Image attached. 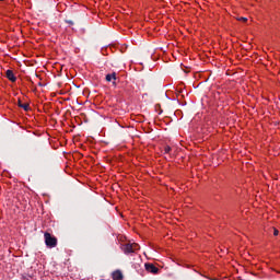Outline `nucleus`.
<instances>
[{
    "label": "nucleus",
    "instance_id": "1",
    "mask_svg": "<svg viewBox=\"0 0 280 280\" xmlns=\"http://www.w3.org/2000/svg\"><path fill=\"white\" fill-rule=\"evenodd\" d=\"M44 240L47 248H56V246H58V238L49 232L44 233Z\"/></svg>",
    "mask_w": 280,
    "mask_h": 280
},
{
    "label": "nucleus",
    "instance_id": "2",
    "mask_svg": "<svg viewBox=\"0 0 280 280\" xmlns=\"http://www.w3.org/2000/svg\"><path fill=\"white\" fill-rule=\"evenodd\" d=\"M122 253H125V255H130V253H135L136 250H139V244L137 243H128L122 245Z\"/></svg>",
    "mask_w": 280,
    "mask_h": 280
},
{
    "label": "nucleus",
    "instance_id": "3",
    "mask_svg": "<svg viewBox=\"0 0 280 280\" xmlns=\"http://www.w3.org/2000/svg\"><path fill=\"white\" fill-rule=\"evenodd\" d=\"M144 268L147 272H150L151 275H159V267H155L154 264L147 262L144 264Z\"/></svg>",
    "mask_w": 280,
    "mask_h": 280
},
{
    "label": "nucleus",
    "instance_id": "4",
    "mask_svg": "<svg viewBox=\"0 0 280 280\" xmlns=\"http://www.w3.org/2000/svg\"><path fill=\"white\" fill-rule=\"evenodd\" d=\"M105 80H106V82H113V85L117 86V82H116V80H117V72H113V73L106 74Z\"/></svg>",
    "mask_w": 280,
    "mask_h": 280
},
{
    "label": "nucleus",
    "instance_id": "5",
    "mask_svg": "<svg viewBox=\"0 0 280 280\" xmlns=\"http://www.w3.org/2000/svg\"><path fill=\"white\" fill-rule=\"evenodd\" d=\"M114 280H124V273L120 270H116L112 273Z\"/></svg>",
    "mask_w": 280,
    "mask_h": 280
},
{
    "label": "nucleus",
    "instance_id": "6",
    "mask_svg": "<svg viewBox=\"0 0 280 280\" xmlns=\"http://www.w3.org/2000/svg\"><path fill=\"white\" fill-rule=\"evenodd\" d=\"M5 75L10 82H16V77L12 70H7Z\"/></svg>",
    "mask_w": 280,
    "mask_h": 280
},
{
    "label": "nucleus",
    "instance_id": "7",
    "mask_svg": "<svg viewBox=\"0 0 280 280\" xmlns=\"http://www.w3.org/2000/svg\"><path fill=\"white\" fill-rule=\"evenodd\" d=\"M18 106H19L20 108H23V110H26V112L30 110V104H27V103H24V104H23V103L21 102V100L18 101Z\"/></svg>",
    "mask_w": 280,
    "mask_h": 280
},
{
    "label": "nucleus",
    "instance_id": "8",
    "mask_svg": "<svg viewBox=\"0 0 280 280\" xmlns=\"http://www.w3.org/2000/svg\"><path fill=\"white\" fill-rule=\"evenodd\" d=\"M170 152H172V147L165 145L164 147V154H170Z\"/></svg>",
    "mask_w": 280,
    "mask_h": 280
},
{
    "label": "nucleus",
    "instance_id": "9",
    "mask_svg": "<svg viewBox=\"0 0 280 280\" xmlns=\"http://www.w3.org/2000/svg\"><path fill=\"white\" fill-rule=\"evenodd\" d=\"M273 235L277 237V235H279V230L273 229Z\"/></svg>",
    "mask_w": 280,
    "mask_h": 280
},
{
    "label": "nucleus",
    "instance_id": "10",
    "mask_svg": "<svg viewBox=\"0 0 280 280\" xmlns=\"http://www.w3.org/2000/svg\"><path fill=\"white\" fill-rule=\"evenodd\" d=\"M238 21H244V23H246V18H240Z\"/></svg>",
    "mask_w": 280,
    "mask_h": 280
},
{
    "label": "nucleus",
    "instance_id": "11",
    "mask_svg": "<svg viewBox=\"0 0 280 280\" xmlns=\"http://www.w3.org/2000/svg\"><path fill=\"white\" fill-rule=\"evenodd\" d=\"M67 23H69L70 25H73V23L71 21H67Z\"/></svg>",
    "mask_w": 280,
    "mask_h": 280
}]
</instances>
